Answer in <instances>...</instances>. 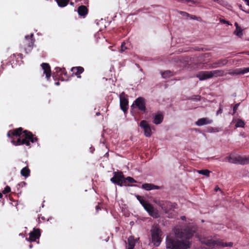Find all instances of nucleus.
<instances>
[{
    "label": "nucleus",
    "mask_w": 249,
    "mask_h": 249,
    "mask_svg": "<svg viewBox=\"0 0 249 249\" xmlns=\"http://www.w3.org/2000/svg\"><path fill=\"white\" fill-rule=\"evenodd\" d=\"M195 233L194 230L190 227H185L181 230L176 229L175 234L179 238L185 240H179L167 236L166 239V247L167 249H188L191 247V243L187 240L191 238Z\"/></svg>",
    "instance_id": "f257e3e1"
},
{
    "label": "nucleus",
    "mask_w": 249,
    "mask_h": 249,
    "mask_svg": "<svg viewBox=\"0 0 249 249\" xmlns=\"http://www.w3.org/2000/svg\"><path fill=\"white\" fill-rule=\"evenodd\" d=\"M8 138L12 139L11 142L15 146L26 145L30 147V142L34 143L38 138L31 132L18 127L9 130L7 134Z\"/></svg>",
    "instance_id": "f03ea898"
},
{
    "label": "nucleus",
    "mask_w": 249,
    "mask_h": 249,
    "mask_svg": "<svg viewBox=\"0 0 249 249\" xmlns=\"http://www.w3.org/2000/svg\"><path fill=\"white\" fill-rule=\"evenodd\" d=\"M202 245L198 249H211L214 248L231 247L233 245L232 242H224L222 240H214L211 238H203L200 239Z\"/></svg>",
    "instance_id": "7ed1b4c3"
},
{
    "label": "nucleus",
    "mask_w": 249,
    "mask_h": 249,
    "mask_svg": "<svg viewBox=\"0 0 249 249\" xmlns=\"http://www.w3.org/2000/svg\"><path fill=\"white\" fill-rule=\"evenodd\" d=\"M151 242L155 247H159L162 241V231L160 226L156 224L152 226L150 230Z\"/></svg>",
    "instance_id": "20e7f679"
},
{
    "label": "nucleus",
    "mask_w": 249,
    "mask_h": 249,
    "mask_svg": "<svg viewBox=\"0 0 249 249\" xmlns=\"http://www.w3.org/2000/svg\"><path fill=\"white\" fill-rule=\"evenodd\" d=\"M33 37V34H31L30 36H26L22 43L21 44V47L24 50L26 53L31 52L33 49L35 42Z\"/></svg>",
    "instance_id": "39448f33"
},
{
    "label": "nucleus",
    "mask_w": 249,
    "mask_h": 249,
    "mask_svg": "<svg viewBox=\"0 0 249 249\" xmlns=\"http://www.w3.org/2000/svg\"><path fill=\"white\" fill-rule=\"evenodd\" d=\"M120 98V106L122 111L126 113L128 109V99L127 95L124 92H122L119 95Z\"/></svg>",
    "instance_id": "423d86ee"
},
{
    "label": "nucleus",
    "mask_w": 249,
    "mask_h": 249,
    "mask_svg": "<svg viewBox=\"0 0 249 249\" xmlns=\"http://www.w3.org/2000/svg\"><path fill=\"white\" fill-rule=\"evenodd\" d=\"M57 76L59 78H62V80H67L68 79L69 76L65 68H55V72L53 73V77L55 79L57 78Z\"/></svg>",
    "instance_id": "0eeeda50"
},
{
    "label": "nucleus",
    "mask_w": 249,
    "mask_h": 249,
    "mask_svg": "<svg viewBox=\"0 0 249 249\" xmlns=\"http://www.w3.org/2000/svg\"><path fill=\"white\" fill-rule=\"evenodd\" d=\"M145 105V99L143 97H139L134 101V103L131 106V108L136 107L139 110L142 112H144L146 110Z\"/></svg>",
    "instance_id": "6e6552de"
},
{
    "label": "nucleus",
    "mask_w": 249,
    "mask_h": 249,
    "mask_svg": "<svg viewBox=\"0 0 249 249\" xmlns=\"http://www.w3.org/2000/svg\"><path fill=\"white\" fill-rule=\"evenodd\" d=\"M158 205L161 208L162 210L165 213H168L170 211L176 208L175 203H172L168 201H160L158 203Z\"/></svg>",
    "instance_id": "1a4fd4ad"
},
{
    "label": "nucleus",
    "mask_w": 249,
    "mask_h": 249,
    "mask_svg": "<svg viewBox=\"0 0 249 249\" xmlns=\"http://www.w3.org/2000/svg\"><path fill=\"white\" fill-rule=\"evenodd\" d=\"M124 175L121 171H116L113 172V176L110 178V181L114 184L121 186L122 179L124 178Z\"/></svg>",
    "instance_id": "9d476101"
},
{
    "label": "nucleus",
    "mask_w": 249,
    "mask_h": 249,
    "mask_svg": "<svg viewBox=\"0 0 249 249\" xmlns=\"http://www.w3.org/2000/svg\"><path fill=\"white\" fill-rule=\"evenodd\" d=\"M41 236L40 229L38 228H34L33 231L29 233V237L26 239L30 242H35L37 239H39Z\"/></svg>",
    "instance_id": "9b49d317"
},
{
    "label": "nucleus",
    "mask_w": 249,
    "mask_h": 249,
    "mask_svg": "<svg viewBox=\"0 0 249 249\" xmlns=\"http://www.w3.org/2000/svg\"><path fill=\"white\" fill-rule=\"evenodd\" d=\"M140 126L143 130L144 135L147 137H150L152 135V131L150 125L145 120H142L140 123Z\"/></svg>",
    "instance_id": "f8f14e48"
},
{
    "label": "nucleus",
    "mask_w": 249,
    "mask_h": 249,
    "mask_svg": "<svg viewBox=\"0 0 249 249\" xmlns=\"http://www.w3.org/2000/svg\"><path fill=\"white\" fill-rule=\"evenodd\" d=\"M228 62V60L227 59H221L217 61L210 64L209 65V69H214L217 67H220L226 65Z\"/></svg>",
    "instance_id": "ddd939ff"
},
{
    "label": "nucleus",
    "mask_w": 249,
    "mask_h": 249,
    "mask_svg": "<svg viewBox=\"0 0 249 249\" xmlns=\"http://www.w3.org/2000/svg\"><path fill=\"white\" fill-rule=\"evenodd\" d=\"M41 66L43 70V73L45 74L47 79L49 80L51 76V70L50 65L47 63H43Z\"/></svg>",
    "instance_id": "4468645a"
},
{
    "label": "nucleus",
    "mask_w": 249,
    "mask_h": 249,
    "mask_svg": "<svg viewBox=\"0 0 249 249\" xmlns=\"http://www.w3.org/2000/svg\"><path fill=\"white\" fill-rule=\"evenodd\" d=\"M196 76L200 80H201V81L212 78V76L210 75L209 71H199L197 73Z\"/></svg>",
    "instance_id": "2eb2a0df"
},
{
    "label": "nucleus",
    "mask_w": 249,
    "mask_h": 249,
    "mask_svg": "<svg viewBox=\"0 0 249 249\" xmlns=\"http://www.w3.org/2000/svg\"><path fill=\"white\" fill-rule=\"evenodd\" d=\"M71 71L72 72V74L75 75L78 78H81L80 74L84 71V69L81 66L73 67L71 68Z\"/></svg>",
    "instance_id": "dca6fc26"
},
{
    "label": "nucleus",
    "mask_w": 249,
    "mask_h": 249,
    "mask_svg": "<svg viewBox=\"0 0 249 249\" xmlns=\"http://www.w3.org/2000/svg\"><path fill=\"white\" fill-rule=\"evenodd\" d=\"M213 122V121L208 118H202L199 119L196 122V124L197 126H202L204 125L211 124Z\"/></svg>",
    "instance_id": "f3484780"
},
{
    "label": "nucleus",
    "mask_w": 249,
    "mask_h": 249,
    "mask_svg": "<svg viewBox=\"0 0 249 249\" xmlns=\"http://www.w3.org/2000/svg\"><path fill=\"white\" fill-rule=\"evenodd\" d=\"M88 12L89 10L85 5H82L78 7L77 12L81 17L85 18L88 14Z\"/></svg>",
    "instance_id": "a211bd4d"
},
{
    "label": "nucleus",
    "mask_w": 249,
    "mask_h": 249,
    "mask_svg": "<svg viewBox=\"0 0 249 249\" xmlns=\"http://www.w3.org/2000/svg\"><path fill=\"white\" fill-rule=\"evenodd\" d=\"M136 180H135L133 178L130 177H127L125 178L124 177V178L122 179V183H121V186H130L128 183H135L136 182Z\"/></svg>",
    "instance_id": "6ab92c4d"
},
{
    "label": "nucleus",
    "mask_w": 249,
    "mask_h": 249,
    "mask_svg": "<svg viewBox=\"0 0 249 249\" xmlns=\"http://www.w3.org/2000/svg\"><path fill=\"white\" fill-rule=\"evenodd\" d=\"M142 188L147 191L151 190L156 189L158 190L160 189V187L157 185H155L151 183H144L142 185Z\"/></svg>",
    "instance_id": "aec40b11"
},
{
    "label": "nucleus",
    "mask_w": 249,
    "mask_h": 249,
    "mask_svg": "<svg viewBox=\"0 0 249 249\" xmlns=\"http://www.w3.org/2000/svg\"><path fill=\"white\" fill-rule=\"evenodd\" d=\"M163 120V115L161 112H159L154 117L153 123L156 124H161Z\"/></svg>",
    "instance_id": "412c9836"
},
{
    "label": "nucleus",
    "mask_w": 249,
    "mask_h": 249,
    "mask_svg": "<svg viewBox=\"0 0 249 249\" xmlns=\"http://www.w3.org/2000/svg\"><path fill=\"white\" fill-rule=\"evenodd\" d=\"M238 164L241 165H245L249 164V156H238Z\"/></svg>",
    "instance_id": "4be33fe9"
},
{
    "label": "nucleus",
    "mask_w": 249,
    "mask_h": 249,
    "mask_svg": "<svg viewBox=\"0 0 249 249\" xmlns=\"http://www.w3.org/2000/svg\"><path fill=\"white\" fill-rule=\"evenodd\" d=\"M210 71V75L212 76V78L215 76H221L224 75V71L223 70H213Z\"/></svg>",
    "instance_id": "5701e85b"
},
{
    "label": "nucleus",
    "mask_w": 249,
    "mask_h": 249,
    "mask_svg": "<svg viewBox=\"0 0 249 249\" xmlns=\"http://www.w3.org/2000/svg\"><path fill=\"white\" fill-rule=\"evenodd\" d=\"M249 72V67L235 69L233 73L236 74H244Z\"/></svg>",
    "instance_id": "b1692460"
},
{
    "label": "nucleus",
    "mask_w": 249,
    "mask_h": 249,
    "mask_svg": "<svg viewBox=\"0 0 249 249\" xmlns=\"http://www.w3.org/2000/svg\"><path fill=\"white\" fill-rule=\"evenodd\" d=\"M127 249H133L135 246L136 241L133 236L128 237Z\"/></svg>",
    "instance_id": "393cba45"
},
{
    "label": "nucleus",
    "mask_w": 249,
    "mask_h": 249,
    "mask_svg": "<svg viewBox=\"0 0 249 249\" xmlns=\"http://www.w3.org/2000/svg\"><path fill=\"white\" fill-rule=\"evenodd\" d=\"M20 174L23 177L27 178L30 175V170L27 166L25 167L21 170Z\"/></svg>",
    "instance_id": "a878e982"
},
{
    "label": "nucleus",
    "mask_w": 249,
    "mask_h": 249,
    "mask_svg": "<svg viewBox=\"0 0 249 249\" xmlns=\"http://www.w3.org/2000/svg\"><path fill=\"white\" fill-rule=\"evenodd\" d=\"M235 26L236 27V29L234 32V34L239 37H241L243 35L242 28L239 26L237 22L235 23Z\"/></svg>",
    "instance_id": "bb28decb"
},
{
    "label": "nucleus",
    "mask_w": 249,
    "mask_h": 249,
    "mask_svg": "<svg viewBox=\"0 0 249 249\" xmlns=\"http://www.w3.org/2000/svg\"><path fill=\"white\" fill-rule=\"evenodd\" d=\"M149 214L154 218H157L160 217V214L157 210L155 209L154 208L151 210V212H149Z\"/></svg>",
    "instance_id": "cd10ccee"
},
{
    "label": "nucleus",
    "mask_w": 249,
    "mask_h": 249,
    "mask_svg": "<svg viewBox=\"0 0 249 249\" xmlns=\"http://www.w3.org/2000/svg\"><path fill=\"white\" fill-rule=\"evenodd\" d=\"M228 161L230 163L233 164H238V156L232 158L231 156H229L226 158Z\"/></svg>",
    "instance_id": "c85d7f7f"
},
{
    "label": "nucleus",
    "mask_w": 249,
    "mask_h": 249,
    "mask_svg": "<svg viewBox=\"0 0 249 249\" xmlns=\"http://www.w3.org/2000/svg\"><path fill=\"white\" fill-rule=\"evenodd\" d=\"M59 7H64L67 5L70 0H56Z\"/></svg>",
    "instance_id": "c756f323"
},
{
    "label": "nucleus",
    "mask_w": 249,
    "mask_h": 249,
    "mask_svg": "<svg viewBox=\"0 0 249 249\" xmlns=\"http://www.w3.org/2000/svg\"><path fill=\"white\" fill-rule=\"evenodd\" d=\"M143 207L148 213L149 212H151V210L154 208L153 206L148 202H146Z\"/></svg>",
    "instance_id": "7c9ffc66"
},
{
    "label": "nucleus",
    "mask_w": 249,
    "mask_h": 249,
    "mask_svg": "<svg viewBox=\"0 0 249 249\" xmlns=\"http://www.w3.org/2000/svg\"><path fill=\"white\" fill-rule=\"evenodd\" d=\"M197 172L199 174L204 175L206 177H209L210 173V171L207 169L198 170Z\"/></svg>",
    "instance_id": "2f4dec72"
},
{
    "label": "nucleus",
    "mask_w": 249,
    "mask_h": 249,
    "mask_svg": "<svg viewBox=\"0 0 249 249\" xmlns=\"http://www.w3.org/2000/svg\"><path fill=\"white\" fill-rule=\"evenodd\" d=\"M173 75L172 72L170 71H166L161 73V76L164 78H166Z\"/></svg>",
    "instance_id": "473e14b6"
},
{
    "label": "nucleus",
    "mask_w": 249,
    "mask_h": 249,
    "mask_svg": "<svg viewBox=\"0 0 249 249\" xmlns=\"http://www.w3.org/2000/svg\"><path fill=\"white\" fill-rule=\"evenodd\" d=\"M244 126L245 123L243 120L241 119H238L237 120L236 123L235 124L236 127H244Z\"/></svg>",
    "instance_id": "72a5a7b5"
},
{
    "label": "nucleus",
    "mask_w": 249,
    "mask_h": 249,
    "mask_svg": "<svg viewBox=\"0 0 249 249\" xmlns=\"http://www.w3.org/2000/svg\"><path fill=\"white\" fill-rule=\"evenodd\" d=\"M11 192V188L9 186H6L4 189L2 191V193L3 194H6Z\"/></svg>",
    "instance_id": "f704fd0d"
},
{
    "label": "nucleus",
    "mask_w": 249,
    "mask_h": 249,
    "mask_svg": "<svg viewBox=\"0 0 249 249\" xmlns=\"http://www.w3.org/2000/svg\"><path fill=\"white\" fill-rule=\"evenodd\" d=\"M190 99L194 100V101H200V96L194 95L191 97Z\"/></svg>",
    "instance_id": "c9c22d12"
},
{
    "label": "nucleus",
    "mask_w": 249,
    "mask_h": 249,
    "mask_svg": "<svg viewBox=\"0 0 249 249\" xmlns=\"http://www.w3.org/2000/svg\"><path fill=\"white\" fill-rule=\"evenodd\" d=\"M179 13L183 17H185L188 18V17L190 16V15L189 13H187L186 12L180 11Z\"/></svg>",
    "instance_id": "e433bc0d"
},
{
    "label": "nucleus",
    "mask_w": 249,
    "mask_h": 249,
    "mask_svg": "<svg viewBox=\"0 0 249 249\" xmlns=\"http://www.w3.org/2000/svg\"><path fill=\"white\" fill-rule=\"evenodd\" d=\"M239 105H240L239 103L236 104L233 107V114H235V112H236V110H237L238 107Z\"/></svg>",
    "instance_id": "4c0bfd02"
},
{
    "label": "nucleus",
    "mask_w": 249,
    "mask_h": 249,
    "mask_svg": "<svg viewBox=\"0 0 249 249\" xmlns=\"http://www.w3.org/2000/svg\"><path fill=\"white\" fill-rule=\"evenodd\" d=\"M139 202L141 204V205L143 206H144V205L147 202V201H146L145 200H144L143 198L141 199V200H139Z\"/></svg>",
    "instance_id": "58836bf2"
},
{
    "label": "nucleus",
    "mask_w": 249,
    "mask_h": 249,
    "mask_svg": "<svg viewBox=\"0 0 249 249\" xmlns=\"http://www.w3.org/2000/svg\"><path fill=\"white\" fill-rule=\"evenodd\" d=\"M213 1L216 2L220 5L222 4V3L224 2L223 0H213Z\"/></svg>",
    "instance_id": "ea45409f"
},
{
    "label": "nucleus",
    "mask_w": 249,
    "mask_h": 249,
    "mask_svg": "<svg viewBox=\"0 0 249 249\" xmlns=\"http://www.w3.org/2000/svg\"><path fill=\"white\" fill-rule=\"evenodd\" d=\"M220 22H221V23H224V24H229V21H227V20H225V19H221L220 20Z\"/></svg>",
    "instance_id": "a19ab883"
},
{
    "label": "nucleus",
    "mask_w": 249,
    "mask_h": 249,
    "mask_svg": "<svg viewBox=\"0 0 249 249\" xmlns=\"http://www.w3.org/2000/svg\"><path fill=\"white\" fill-rule=\"evenodd\" d=\"M222 109L221 107H220L219 109L217 111L216 114L218 115L219 114H221L222 112Z\"/></svg>",
    "instance_id": "79ce46f5"
},
{
    "label": "nucleus",
    "mask_w": 249,
    "mask_h": 249,
    "mask_svg": "<svg viewBox=\"0 0 249 249\" xmlns=\"http://www.w3.org/2000/svg\"><path fill=\"white\" fill-rule=\"evenodd\" d=\"M185 0L187 2H191L193 4H195L196 3V1L195 0Z\"/></svg>",
    "instance_id": "37998d69"
},
{
    "label": "nucleus",
    "mask_w": 249,
    "mask_h": 249,
    "mask_svg": "<svg viewBox=\"0 0 249 249\" xmlns=\"http://www.w3.org/2000/svg\"><path fill=\"white\" fill-rule=\"evenodd\" d=\"M39 218V220L40 221V219L42 220L43 221H45L46 220V218L45 217V216H39V217H38Z\"/></svg>",
    "instance_id": "c03bdc74"
},
{
    "label": "nucleus",
    "mask_w": 249,
    "mask_h": 249,
    "mask_svg": "<svg viewBox=\"0 0 249 249\" xmlns=\"http://www.w3.org/2000/svg\"><path fill=\"white\" fill-rule=\"evenodd\" d=\"M189 18H190L191 19H196V16H194V15H190V16L189 17Z\"/></svg>",
    "instance_id": "a18cd8bd"
},
{
    "label": "nucleus",
    "mask_w": 249,
    "mask_h": 249,
    "mask_svg": "<svg viewBox=\"0 0 249 249\" xmlns=\"http://www.w3.org/2000/svg\"><path fill=\"white\" fill-rule=\"evenodd\" d=\"M214 190L215 192H217L218 190L221 191V189L219 188V187L218 186H216L215 187Z\"/></svg>",
    "instance_id": "49530a36"
},
{
    "label": "nucleus",
    "mask_w": 249,
    "mask_h": 249,
    "mask_svg": "<svg viewBox=\"0 0 249 249\" xmlns=\"http://www.w3.org/2000/svg\"><path fill=\"white\" fill-rule=\"evenodd\" d=\"M136 196L139 201V200H141L142 198V197L139 195H136Z\"/></svg>",
    "instance_id": "de8ad7c7"
},
{
    "label": "nucleus",
    "mask_w": 249,
    "mask_h": 249,
    "mask_svg": "<svg viewBox=\"0 0 249 249\" xmlns=\"http://www.w3.org/2000/svg\"><path fill=\"white\" fill-rule=\"evenodd\" d=\"M136 196L139 201V200H141L142 198V197L139 195H136Z\"/></svg>",
    "instance_id": "09e8293b"
},
{
    "label": "nucleus",
    "mask_w": 249,
    "mask_h": 249,
    "mask_svg": "<svg viewBox=\"0 0 249 249\" xmlns=\"http://www.w3.org/2000/svg\"><path fill=\"white\" fill-rule=\"evenodd\" d=\"M245 1L247 2V5L249 6V0H245Z\"/></svg>",
    "instance_id": "8fccbe9b"
},
{
    "label": "nucleus",
    "mask_w": 249,
    "mask_h": 249,
    "mask_svg": "<svg viewBox=\"0 0 249 249\" xmlns=\"http://www.w3.org/2000/svg\"><path fill=\"white\" fill-rule=\"evenodd\" d=\"M2 193H0V198H1L3 196Z\"/></svg>",
    "instance_id": "3c124183"
},
{
    "label": "nucleus",
    "mask_w": 249,
    "mask_h": 249,
    "mask_svg": "<svg viewBox=\"0 0 249 249\" xmlns=\"http://www.w3.org/2000/svg\"><path fill=\"white\" fill-rule=\"evenodd\" d=\"M99 209H100V207L98 205V206H96V210H98Z\"/></svg>",
    "instance_id": "603ef678"
},
{
    "label": "nucleus",
    "mask_w": 249,
    "mask_h": 249,
    "mask_svg": "<svg viewBox=\"0 0 249 249\" xmlns=\"http://www.w3.org/2000/svg\"><path fill=\"white\" fill-rule=\"evenodd\" d=\"M245 53H246V54L249 55V51H248V52H245Z\"/></svg>",
    "instance_id": "864d4df0"
},
{
    "label": "nucleus",
    "mask_w": 249,
    "mask_h": 249,
    "mask_svg": "<svg viewBox=\"0 0 249 249\" xmlns=\"http://www.w3.org/2000/svg\"><path fill=\"white\" fill-rule=\"evenodd\" d=\"M70 4H71V5H73L74 3H73V2H71H71H70Z\"/></svg>",
    "instance_id": "5fc2aeb1"
},
{
    "label": "nucleus",
    "mask_w": 249,
    "mask_h": 249,
    "mask_svg": "<svg viewBox=\"0 0 249 249\" xmlns=\"http://www.w3.org/2000/svg\"><path fill=\"white\" fill-rule=\"evenodd\" d=\"M185 218V217L184 216L181 217V219H182V220H184Z\"/></svg>",
    "instance_id": "6e6d98bb"
},
{
    "label": "nucleus",
    "mask_w": 249,
    "mask_h": 249,
    "mask_svg": "<svg viewBox=\"0 0 249 249\" xmlns=\"http://www.w3.org/2000/svg\"><path fill=\"white\" fill-rule=\"evenodd\" d=\"M239 7H240V9L243 10V9H242V6L241 5H240Z\"/></svg>",
    "instance_id": "4d7b16f0"
},
{
    "label": "nucleus",
    "mask_w": 249,
    "mask_h": 249,
    "mask_svg": "<svg viewBox=\"0 0 249 249\" xmlns=\"http://www.w3.org/2000/svg\"><path fill=\"white\" fill-rule=\"evenodd\" d=\"M29 247H30V248H32V245L30 244V246H29Z\"/></svg>",
    "instance_id": "13d9d810"
},
{
    "label": "nucleus",
    "mask_w": 249,
    "mask_h": 249,
    "mask_svg": "<svg viewBox=\"0 0 249 249\" xmlns=\"http://www.w3.org/2000/svg\"><path fill=\"white\" fill-rule=\"evenodd\" d=\"M100 114V113L99 112H98V113H96V115H99Z\"/></svg>",
    "instance_id": "bf43d9fd"
},
{
    "label": "nucleus",
    "mask_w": 249,
    "mask_h": 249,
    "mask_svg": "<svg viewBox=\"0 0 249 249\" xmlns=\"http://www.w3.org/2000/svg\"><path fill=\"white\" fill-rule=\"evenodd\" d=\"M56 85H59V82H56Z\"/></svg>",
    "instance_id": "052dcab7"
},
{
    "label": "nucleus",
    "mask_w": 249,
    "mask_h": 249,
    "mask_svg": "<svg viewBox=\"0 0 249 249\" xmlns=\"http://www.w3.org/2000/svg\"><path fill=\"white\" fill-rule=\"evenodd\" d=\"M124 44V43H122V48L123 47V44Z\"/></svg>",
    "instance_id": "680f3d73"
}]
</instances>
